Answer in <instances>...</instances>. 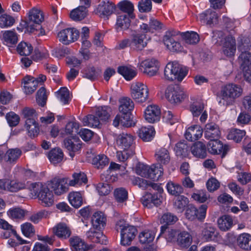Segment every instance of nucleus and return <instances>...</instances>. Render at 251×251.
<instances>
[{
  "label": "nucleus",
  "instance_id": "obj_1",
  "mask_svg": "<svg viewBox=\"0 0 251 251\" xmlns=\"http://www.w3.org/2000/svg\"><path fill=\"white\" fill-rule=\"evenodd\" d=\"M119 103L120 114L114 118L113 125L115 127L120 125L128 126L130 124L131 112L134 107V102L128 97H123L119 100Z\"/></svg>",
  "mask_w": 251,
  "mask_h": 251
},
{
  "label": "nucleus",
  "instance_id": "obj_2",
  "mask_svg": "<svg viewBox=\"0 0 251 251\" xmlns=\"http://www.w3.org/2000/svg\"><path fill=\"white\" fill-rule=\"evenodd\" d=\"M28 189L32 197L38 198L40 203L44 206L49 207L53 204V195L46 184L39 182L32 183Z\"/></svg>",
  "mask_w": 251,
  "mask_h": 251
},
{
  "label": "nucleus",
  "instance_id": "obj_3",
  "mask_svg": "<svg viewBox=\"0 0 251 251\" xmlns=\"http://www.w3.org/2000/svg\"><path fill=\"white\" fill-rule=\"evenodd\" d=\"M164 76L168 80L181 81L188 73L187 69L176 62L168 63L164 69Z\"/></svg>",
  "mask_w": 251,
  "mask_h": 251
},
{
  "label": "nucleus",
  "instance_id": "obj_4",
  "mask_svg": "<svg viewBox=\"0 0 251 251\" xmlns=\"http://www.w3.org/2000/svg\"><path fill=\"white\" fill-rule=\"evenodd\" d=\"M115 228L117 231H120L121 244L123 246L130 245L137 233V230L135 226L126 224L124 221H118Z\"/></svg>",
  "mask_w": 251,
  "mask_h": 251
},
{
  "label": "nucleus",
  "instance_id": "obj_5",
  "mask_svg": "<svg viewBox=\"0 0 251 251\" xmlns=\"http://www.w3.org/2000/svg\"><path fill=\"white\" fill-rule=\"evenodd\" d=\"M242 88L235 84L230 83L224 86L220 92L222 99L226 101V105L233 104L236 99L240 97L242 94Z\"/></svg>",
  "mask_w": 251,
  "mask_h": 251
},
{
  "label": "nucleus",
  "instance_id": "obj_6",
  "mask_svg": "<svg viewBox=\"0 0 251 251\" xmlns=\"http://www.w3.org/2000/svg\"><path fill=\"white\" fill-rule=\"evenodd\" d=\"M137 175L142 177L150 178L153 181L158 180L163 175V169L162 167L149 166L143 164H138L136 168Z\"/></svg>",
  "mask_w": 251,
  "mask_h": 251
},
{
  "label": "nucleus",
  "instance_id": "obj_7",
  "mask_svg": "<svg viewBox=\"0 0 251 251\" xmlns=\"http://www.w3.org/2000/svg\"><path fill=\"white\" fill-rule=\"evenodd\" d=\"M130 94L132 99L136 102L142 103L149 99L148 87L141 82H133L130 87Z\"/></svg>",
  "mask_w": 251,
  "mask_h": 251
},
{
  "label": "nucleus",
  "instance_id": "obj_8",
  "mask_svg": "<svg viewBox=\"0 0 251 251\" xmlns=\"http://www.w3.org/2000/svg\"><path fill=\"white\" fill-rule=\"evenodd\" d=\"M165 96L171 103H178L184 100L186 95L183 89L179 86L170 85L165 90Z\"/></svg>",
  "mask_w": 251,
  "mask_h": 251
},
{
  "label": "nucleus",
  "instance_id": "obj_9",
  "mask_svg": "<svg viewBox=\"0 0 251 251\" xmlns=\"http://www.w3.org/2000/svg\"><path fill=\"white\" fill-rule=\"evenodd\" d=\"M44 20L42 12L37 9L32 8L28 13V20L23 21L21 25H23L28 32H34L35 25L40 24Z\"/></svg>",
  "mask_w": 251,
  "mask_h": 251
},
{
  "label": "nucleus",
  "instance_id": "obj_10",
  "mask_svg": "<svg viewBox=\"0 0 251 251\" xmlns=\"http://www.w3.org/2000/svg\"><path fill=\"white\" fill-rule=\"evenodd\" d=\"M179 34L178 31L170 30L166 32L163 38V42L167 48L173 52L183 51V47L180 43L175 40V38Z\"/></svg>",
  "mask_w": 251,
  "mask_h": 251
},
{
  "label": "nucleus",
  "instance_id": "obj_11",
  "mask_svg": "<svg viewBox=\"0 0 251 251\" xmlns=\"http://www.w3.org/2000/svg\"><path fill=\"white\" fill-rule=\"evenodd\" d=\"M26 186L25 181L7 178L0 179V189L10 192H17L25 188Z\"/></svg>",
  "mask_w": 251,
  "mask_h": 251
},
{
  "label": "nucleus",
  "instance_id": "obj_12",
  "mask_svg": "<svg viewBox=\"0 0 251 251\" xmlns=\"http://www.w3.org/2000/svg\"><path fill=\"white\" fill-rule=\"evenodd\" d=\"M79 36V32L75 28H67L61 30L58 33L57 37L60 42L64 45L76 41Z\"/></svg>",
  "mask_w": 251,
  "mask_h": 251
},
{
  "label": "nucleus",
  "instance_id": "obj_13",
  "mask_svg": "<svg viewBox=\"0 0 251 251\" xmlns=\"http://www.w3.org/2000/svg\"><path fill=\"white\" fill-rule=\"evenodd\" d=\"M244 79L251 83V52H243L239 56Z\"/></svg>",
  "mask_w": 251,
  "mask_h": 251
},
{
  "label": "nucleus",
  "instance_id": "obj_14",
  "mask_svg": "<svg viewBox=\"0 0 251 251\" xmlns=\"http://www.w3.org/2000/svg\"><path fill=\"white\" fill-rule=\"evenodd\" d=\"M139 69L150 76L156 75L159 68V63L155 58H148L142 61L139 65Z\"/></svg>",
  "mask_w": 251,
  "mask_h": 251
},
{
  "label": "nucleus",
  "instance_id": "obj_15",
  "mask_svg": "<svg viewBox=\"0 0 251 251\" xmlns=\"http://www.w3.org/2000/svg\"><path fill=\"white\" fill-rule=\"evenodd\" d=\"M222 52L227 57L235 55L236 50V40L231 35H228L223 38L221 41Z\"/></svg>",
  "mask_w": 251,
  "mask_h": 251
},
{
  "label": "nucleus",
  "instance_id": "obj_16",
  "mask_svg": "<svg viewBox=\"0 0 251 251\" xmlns=\"http://www.w3.org/2000/svg\"><path fill=\"white\" fill-rule=\"evenodd\" d=\"M0 228L5 230L0 234V236L2 238L7 239L12 235H14L16 236L17 240L20 242V244H25L27 243V241L22 239V238L17 234L16 231L13 226L9 224L4 219H0Z\"/></svg>",
  "mask_w": 251,
  "mask_h": 251
},
{
  "label": "nucleus",
  "instance_id": "obj_17",
  "mask_svg": "<svg viewBox=\"0 0 251 251\" xmlns=\"http://www.w3.org/2000/svg\"><path fill=\"white\" fill-rule=\"evenodd\" d=\"M134 137L131 134L122 133L118 136L116 147L118 150H132Z\"/></svg>",
  "mask_w": 251,
  "mask_h": 251
},
{
  "label": "nucleus",
  "instance_id": "obj_18",
  "mask_svg": "<svg viewBox=\"0 0 251 251\" xmlns=\"http://www.w3.org/2000/svg\"><path fill=\"white\" fill-rule=\"evenodd\" d=\"M64 147L69 151L70 156L73 158L75 155V152H77L81 148V141L75 136H72L66 138L63 142Z\"/></svg>",
  "mask_w": 251,
  "mask_h": 251
},
{
  "label": "nucleus",
  "instance_id": "obj_19",
  "mask_svg": "<svg viewBox=\"0 0 251 251\" xmlns=\"http://www.w3.org/2000/svg\"><path fill=\"white\" fill-rule=\"evenodd\" d=\"M48 185L57 195H61L68 191L67 181L64 178L55 177L49 181Z\"/></svg>",
  "mask_w": 251,
  "mask_h": 251
},
{
  "label": "nucleus",
  "instance_id": "obj_20",
  "mask_svg": "<svg viewBox=\"0 0 251 251\" xmlns=\"http://www.w3.org/2000/svg\"><path fill=\"white\" fill-rule=\"evenodd\" d=\"M145 120L150 123L158 122L161 118V110L158 106L151 104L148 106L144 111Z\"/></svg>",
  "mask_w": 251,
  "mask_h": 251
},
{
  "label": "nucleus",
  "instance_id": "obj_21",
  "mask_svg": "<svg viewBox=\"0 0 251 251\" xmlns=\"http://www.w3.org/2000/svg\"><path fill=\"white\" fill-rule=\"evenodd\" d=\"M145 33H136L132 35L130 46L134 50L141 51L147 45L148 42Z\"/></svg>",
  "mask_w": 251,
  "mask_h": 251
},
{
  "label": "nucleus",
  "instance_id": "obj_22",
  "mask_svg": "<svg viewBox=\"0 0 251 251\" xmlns=\"http://www.w3.org/2000/svg\"><path fill=\"white\" fill-rule=\"evenodd\" d=\"M199 19L201 23L211 25L218 23V16L215 11L208 9L199 15Z\"/></svg>",
  "mask_w": 251,
  "mask_h": 251
},
{
  "label": "nucleus",
  "instance_id": "obj_23",
  "mask_svg": "<svg viewBox=\"0 0 251 251\" xmlns=\"http://www.w3.org/2000/svg\"><path fill=\"white\" fill-rule=\"evenodd\" d=\"M53 234L58 238L61 239H66L71 235L70 227L64 223H59L52 228Z\"/></svg>",
  "mask_w": 251,
  "mask_h": 251
},
{
  "label": "nucleus",
  "instance_id": "obj_24",
  "mask_svg": "<svg viewBox=\"0 0 251 251\" xmlns=\"http://www.w3.org/2000/svg\"><path fill=\"white\" fill-rule=\"evenodd\" d=\"M204 135L207 139H218L221 135L219 127L214 123L207 124L204 129Z\"/></svg>",
  "mask_w": 251,
  "mask_h": 251
},
{
  "label": "nucleus",
  "instance_id": "obj_25",
  "mask_svg": "<svg viewBox=\"0 0 251 251\" xmlns=\"http://www.w3.org/2000/svg\"><path fill=\"white\" fill-rule=\"evenodd\" d=\"M219 233L216 229L210 224H205L201 232L202 239L206 241H215L217 239Z\"/></svg>",
  "mask_w": 251,
  "mask_h": 251
},
{
  "label": "nucleus",
  "instance_id": "obj_26",
  "mask_svg": "<svg viewBox=\"0 0 251 251\" xmlns=\"http://www.w3.org/2000/svg\"><path fill=\"white\" fill-rule=\"evenodd\" d=\"M202 129L199 125L189 127L186 131L185 136L187 140L194 141L200 138L202 135Z\"/></svg>",
  "mask_w": 251,
  "mask_h": 251
},
{
  "label": "nucleus",
  "instance_id": "obj_27",
  "mask_svg": "<svg viewBox=\"0 0 251 251\" xmlns=\"http://www.w3.org/2000/svg\"><path fill=\"white\" fill-rule=\"evenodd\" d=\"M106 220V217L102 212H95L92 218V224L93 228L100 230L105 226Z\"/></svg>",
  "mask_w": 251,
  "mask_h": 251
},
{
  "label": "nucleus",
  "instance_id": "obj_28",
  "mask_svg": "<svg viewBox=\"0 0 251 251\" xmlns=\"http://www.w3.org/2000/svg\"><path fill=\"white\" fill-rule=\"evenodd\" d=\"M72 251H86L88 250L84 241L77 236H74L69 239Z\"/></svg>",
  "mask_w": 251,
  "mask_h": 251
},
{
  "label": "nucleus",
  "instance_id": "obj_29",
  "mask_svg": "<svg viewBox=\"0 0 251 251\" xmlns=\"http://www.w3.org/2000/svg\"><path fill=\"white\" fill-rule=\"evenodd\" d=\"M237 244L244 250H251V235L247 233L240 234L237 238Z\"/></svg>",
  "mask_w": 251,
  "mask_h": 251
},
{
  "label": "nucleus",
  "instance_id": "obj_30",
  "mask_svg": "<svg viewBox=\"0 0 251 251\" xmlns=\"http://www.w3.org/2000/svg\"><path fill=\"white\" fill-rule=\"evenodd\" d=\"M155 130L152 126H143L138 130V136L144 141L149 142L152 139L155 134Z\"/></svg>",
  "mask_w": 251,
  "mask_h": 251
},
{
  "label": "nucleus",
  "instance_id": "obj_31",
  "mask_svg": "<svg viewBox=\"0 0 251 251\" xmlns=\"http://www.w3.org/2000/svg\"><path fill=\"white\" fill-rule=\"evenodd\" d=\"M115 9V5L111 2L107 1V2H101L97 8V11L100 15L103 16H108L111 15Z\"/></svg>",
  "mask_w": 251,
  "mask_h": 251
},
{
  "label": "nucleus",
  "instance_id": "obj_32",
  "mask_svg": "<svg viewBox=\"0 0 251 251\" xmlns=\"http://www.w3.org/2000/svg\"><path fill=\"white\" fill-rule=\"evenodd\" d=\"M24 91L26 94H32L36 89L38 85L35 78L27 76L23 79Z\"/></svg>",
  "mask_w": 251,
  "mask_h": 251
},
{
  "label": "nucleus",
  "instance_id": "obj_33",
  "mask_svg": "<svg viewBox=\"0 0 251 251\" xmlns=\"http://www.w3.org/2000/svg\"><path fill=\"white\" fill-rule=\"evenodd\" d=\"M192 153L196 157L203 158L206 157V150L205 145L201 142L195 143L191 148Z\"/></svg>",
  "mask_w": 251,
  "mask_h": 251
},
{
  "label": "nucleus",
  "instance_id": "obj_34",
  "mask_svg": "<svg viewBox=\"0 0 251 251\" xmlns=\"http://www.w3.org/2000/svg\"><path fill=\"white\" fill-rule=\"evenodd\" d=\"M155 156L158 163L161 165H166L170 161V156L168 151L165 148H161L156 151Z\"/></svg>",
  "mask_w": 251,
  "mask_h": 251
},
{
  "label": "nucleus",
  "instance_id": "obj_35",
  "mask_svg": "<svg viewBox=\"0 0 251 251\" xmlns=\"http://www.w3.org/2000/svg\"><path fill=\"white\" fill-rule=\"evenodd\" d=\"M192 238L191 235L187 231L181 232L178 234L177 243L181 248H186L191 244Z\"/></svg>",
  "mask_w": 251,
  "mask_h": 251
},
{
  "label": "nucleus",
  "instance_id": "obj_36",
  "mask_svg": "<svg viewBox=\"0 0 251 251\" xmlns=\"http://www.w3.org/2000/svg\"><path fill=\"white\" fill-rule=\"evenodd\" d=\"M22 154V151L19 149L8 150L4 156V161L8 164L14 163Z\"/></svg>",
  "mask_w": 251,
  "mask_h": 251
},
{
  "label": "nucleus",
  "instance_id": "obj_37",
  "mask_svg": "<svg viewBox=\"0 0 251 251\" xmlns=\"http://www.w3.org/2000/svg\"><path fill=\"white\" fill-rule=\"evenodd\" d=\"M118 72L127 80H130L137 75V72L131 66H122L118 67Z\"/></svg>",
  "mask_w": 251,
  "mask_h": 251
},
{
  "label": "nucleus",
  "instance_id": "obj_38",
  "mask_svg": "<svg viewBox=\"0 0 251 251\" xmlns=\"http://www.w3.org/2000/svg\"><path fill=\"white\" fill-rule=\"evenodd\" d=\"M87 14V10L86 7L79 6L74 9L70 13L71 18L75 21H81L84 19Z\"/></svg>",
  "mask_w": 251,
  "mask_h": 251
},
{
  "label": "nucleus",
  "instance_id": "obj_39",
  "mask_svg": "<svg viewBox=\"0 0 251 251\" xmlns=\"http://www.w3.org/2000/svg\"><path fill=\"white\" fill-rule=\"evenodd\" d=\"M63 153L59 148H54L51 150L48 153V158L53 164L60 163L63 158Z\"/></svg>",
  "mask_w": 251,
  "mask_h": 251
},
{
  "label": "nucleus",
  "instance_id": "obj_40",
  "mask_svg": "<svg viewBox=\"0 0 251 251\" xmlns=\"http://www.w3.org/2000/svg\"><path fill=\"white\" fill-rule=\"evenodd\" d=\"M118 7L120 10L124 13V14H126L130 18H134V6L130 1L128 0L121 1L118 4Z\"/></svg>",
  "mask_w": 251,
  "mask_h": 251
},
{
  "label": "nucleus",
  "instance_id": "obj_41",
  "mask_svg": "<svg viewBox=\"0 0 251 251\" xmlns=\"http://www.w3.org/2000/svg\"><path fill=\"white\" fill-rule=\"evenodd\" d=\"M219 228L223 231H226L230 229L233 225L232 217L228 215L221 217L218 220Z\"/></svg>",
  "mask_w": 251,
  "mask_h": 251
},
{
  "label": "nucleus",
  "instance_id": "obj_42",
  "mask_svg": "<svg viewBox=\"0 0 251 251\" xmlns=\"http://www.w3.org/2000/svg\"><path fill=\"white\" fill-rule=\"evenodd\" d=\"M185 43L188 45H195L200 41L199 35L194 31L180 33Z\"/></svg>",
  "mask_w": 251,
  "mask_h": 251
},
{
  "label": "nucleus",
  "instance_id": "obj_43",
  "mask_svg": "<svg viewBox=\"0 0 251 251\" xmlns=\"http://www.w3.org/2000/svg\"><path fill=\"white\" fill-rule=\"evenodd\" d=\"M130 18L126 14L119 15L117 19V26L118 30H126L128 28L130 25Z\"/></svg>",
  "mask_w": 251,
  "mask_h": 251
},
{
  "label": "nucleus",
  "instance_id": "obj_44",
  "mask_svg": "<svg viewBox=\"0 0 251 251\" xmlns=\"http://www.w3.org/2000/svg\"><path fill=\"white\" fill-rule=\"evenodd\" d=\"M237 48L239 51L243 52H249L251 47L250 40L248 37L240 36L237 39Z\"/></svg>",
  "mask_w": 251,
  "mask_h": 251
},
{
  "label": "nucleus",
  "instance_id": "obj_45",
  "mask_svg": "<svg viewBox=\"0 0 251 251\" xmlns=\"http://www.w3.org/2000/svg\"><path fill=\"white\" fill-rule=\"evenodd\" d=\"M109 163L108 157L103 154H99L92 157V164L98 169H102Z\"/></svg>",
  "mask_w": 251,
  "mask_h": 251
},
{
  "label": "nucleus",
  "instance_id": "obj_46",
  "mask_svg": "<svg viewBox=\"0 0 251 251\" xmlns=\"http://www.w3.org/2000/svg\"><path fill=\"white\" fill-rule=\"evenodd\" d=\"M70 204L75 208H79L83 203L81 194L79 192H72L68 195Z\"/></svg>",
  "mask_w": 251,
  "mask_h": 251
},
{
  "label": "nucleus",
  "instance_id": "obj_47",
  "mask_svg": "<svg viewBox=\"0 0 251 251\" xmlns=\"http://www.w3.org/2000/svg\"><path fill=\"white\" fill-rule=\"evenodd\" d=\"M86 235L87 238L92 242L100 244L104 243V239L105 238L101 232L96 231L92 229L87 231Z\"/></svg>",
  "mask_w": 251,
  "mask_h": 251
},
{
  "label": "nucleus",
  "instance_id": "obj_48",
  "mask_svg": "<svg viewBox=\"0 0 251 251\" xmlns=\"http://www.w3.org/2000/svg\"><path fill=\"white\" fill-rule=\"evenodd\" d=\"M87 182V178L86 175L81 172L74 173L73 175V179L69 182V185L75 186V185H81L82 184H85Z\"/></svg>",
  "mask_w": 251,
  "mask_h": 251
},
{
  "label": "nucleus",
  "instance_id": "obj_49",
  "mask_svg": "<svg viewBox=\"0 0 251 251\" xmlns=\"http://www.w3.org/2000/svg\"><path fill=\"white\" fill-rule=\"evenodd\" d=\"M4 43L8 46L11 47L16 44L18 41L17 33L13 30L4 31L2 35Z\"/></svg>",
  "mask_w": 251,
  "mask_h": 251
},
{
  "label": "nucleus",
  "instance_id": "obj_50",
  "mask_svg": "<svg viewBox=\"0 0 251 251\" xmlns=\"http://www.w3.org/2000/svg\"><path fill=\"white\" fill-rule=\"evenodd\" d=\"M207 149L212 154H219L223 151V145L218 139L210 140L207 145Z\"/></svg>",
  "mask_w": 251,
  "mask_h": 251
},
{
  "label": "nucleus",
  "instance_id": "obj_51",
  "mask_svg": "<svg viewBox=\"0 0 251 251\" xmlns=\"http://www.w3.org/2000/svg\"><path fill=\"white\" fill-rule=\"evenodd\" d=\"M82 122L84 126L96 127L100 125L101 121L95 114V115L91 114L84 117Z\"/></svg>",
  "mask_w": 251,
  "mask_h": 251
},
{
  "label": "nucleus",
  "instance_id": "obj_52",
  "mask_svg": "<svg viewBox=\"0 0 251 251\" xmlns=\"http://www.w3.org/2000/svg\"><path fill=\"white\" fill-rule=\"evenodd\" d=\"M101 74L99 68L94 67H89L83 71V76L91 80L96 79Z\"/></svg>",
  "mask_w": 251,
  "mask_h": 251
},
{
  "label": "nucleus",
  "instance_id": "obj_53",
  "mask_svg": "<svg viewBox=\"0 0 251 251\" xmlns=\"http://www.w3.org/2000/svg\"><path fill=\"white\" fill-rule=\"evenodd\" d=\"M155 234L153 231L146 229L139 234V241L142 244H148L153 240Z\"/></svg>",
  "mask_w": 251,
  "mask_h": 251
},
{
  "label": "nucleus",
  "instance_id": "obj_54",
  "mask_svg": "<svg viewBox=\"0 0 251 251\" xmlns=\"http://www.w3.org/2000/svg\"><path fill=\"white\" fill-rule=\"evenodd\" d=\"M22 115L25 119V123H30L36 121L37 114L35 110L31 108L25 107L22 112Z\"/></svg>",
  "mask_w": 251,
  "mask_h": 251
},
{
  "label": "nucleus",
  "instance_id": "obj_55",
  "mask_svg": "<svg viewBox=\"0 0 251 251\" xmlns=\"http://www.w3.org/2000/svg\"><path fill=\"white\" fill-rule=\"evenodd\" d=\"M25 211L19 207H13L9 209L7 214L13 220L22 219L25 216Z\"/></svg>",
  "mask_w": 251,
  "mask_h": 251
},
{
  "label": "nucleus",
  "instance_id": "obj_56",
  "mask_svg": "<svg viewBox=\"0 0 251 251\" xmlns=\"http://www.w3.org/2000/svg\"><path fill=\"white\" fill-rule=\"evenodd\" d=\"M188 203L189 200L187 198L183 195H179L176 198L175 201L174 207L179 212H182L184 211Z\"/></svg>",
  "mask_w": 251,
  "mask_h": 251
},
{
  "label": "nucleus",
  "instance_id": "obj_57",
  "mask_svg": "<svg viewBox=\"0 0 251 251\" xmlns=\"http://www.w3.org/2000/svg\"><path fill=\"white\" fill-rule=\"evenodd\" d=\"M166 187L168 193L172 195L178 196L183 191L181 186L172 181L168 182Z\"/></svg>",
  "mask_w": 251,
  "mask_h": 251
},
{
  "label": "nucleus",
  "instance_id": "obj_58",
  "mask_svg": "<svg viewBox=\"0 0 251 251\" xmlns=\"http://www.w3.org/2000/svg\"><path fill=\"white\" fill-rule=\"evenodd\" d=\"M114 195L115 200L118 202H124L128 198L127 191L123 187L116 189L114 192Z\"/></svg>",
  "mask_w": 251,
  "mask_h": 251
},
{
  "label": "nucleus",
  "instance_id": "obj_59",
  "mask_svg": "<svg viewBox=\"0 0 251 251\" xmlns=\"http://www.w3.org/2000/svg\"><path fill=\"white\" fill-rule=\"evenodd\" d=\"M111 109L108 106H102L96 108V114L101 121H106L109 117Z\"/></svg>",
  "mask_w": 251,
  "mask_h": 251
},
{
  "label": "nucleus",
  "instance_id": "obj_60",
  "mask_svg": "<svg viewBox=\"0 0 251 251\" xmlns=\"http://www.w3.org/2000/svg\"><path fill=\"white\" fill-rule=\"evenodd\" d=\"M245 131L238 129H233L230 131L227 135V138L229 140H233L236 142L241 141L243 137L245 135Z\"/></svg>",
  "mask_w": 251,
  "mask_h": 251
},
{
  "label": "nucleus",
  "instance_id": "obj_61",
  "mask_svg": "<svg viewBox=\"0 0 251 251\" xmlns=\"http://www.w3.org/2000/svg\"><path fill=\"white\" fill-rule=\"evenodd\" d=\"M17 50L21 55L28 56L31 53L33 48L30 44L25 42H21L18 45Z\"/></svg>",
  "mask_w": 251,
  "mask_h": 251
},
{
  "label": "nucleus",
  "instance_id": "obj_62",
  "mask_svg": "<svg viewBox=\"0 0 251 251\" xmlns=\"http://www.w3.org/2000/svg\"><path fill=\"white\" fill-rule=\"evenodd\" d=\"M25 128L28 131V135L31 137H34L39 133V127L38 123L35 121L25 123Z\"/></svg>",
  "mask_w": 251,
  "mask_h": 251
},
{
  "label": "nucleus",
  "instance_id": "obj_63",
  "mask_svg": "<svg viewBox=\"0 0 251 251\" xmlns=\"http://www.w3.org/2000/svg\"><path fill=\"white\" fill-rule=\"evenodd\" d=\"M160 234L164 235L168 241L171 242L174 239L176 235V232L175 229L168 228L167 226H163L161 227Z\"/></svg>",
  "mask_w": 251,
  "mask_h": 251
},
{
  "label": "nucleus",
  "instance_id": "obj_64",
  "mask_svg": "<svg viewBox=\"0 0 251 251\" xmlns=\"http://www.w3.org/2000/svg\"><path fill=\"white\" fill-rule=\"evenodd\" d=\"M178 218L176 215L171 213L167 212L162 216L160 222L161 224L169 225L175 224Z\"/></svg>",
  "mask_w": 251,
  "mask_h": 251
}]
</instances>
